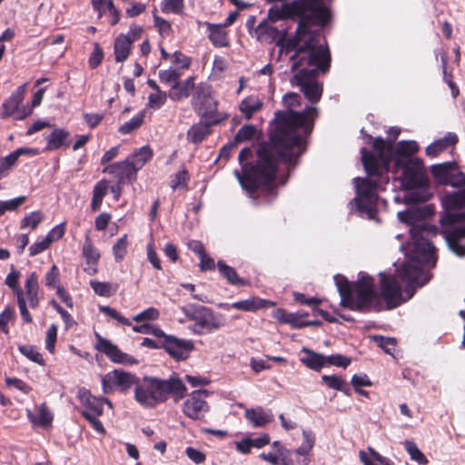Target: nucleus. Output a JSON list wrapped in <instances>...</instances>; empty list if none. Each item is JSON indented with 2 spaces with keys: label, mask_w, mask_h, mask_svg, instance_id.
Returning a JSON list of instances; mask_svg holds the SVG:
<instances>
[{
  "label": "nucleus",
  "mask_w": 465,
  "mask_h": 465,
  "mask_svg": "<svg viewBox=\"0 0 465 465\" xmlns=\"http://www.w3.org/2000/svg\"><path fill=\"white\" fill-rule=\"evenodd\" d=\"M217 268L229 284L235 286L248 285V281L241 278L236 272L235 269L227 265L223 261H218Z\"/></svg>",
  "instance_id": "obj_28"
},
{
  "label": "nucleus",
  "mask_w": 465,
  "mask_h": 465,
  "mask_svg": "<svg viewBox=\"0 0 465 465\" xmlns=\"http://www.w3.org/2000/svg\"><path fill=\"white\" fill-rule=\"evenodd\" d=\"M307 314L302 313H290L287 320V323L291 324L292 328L301 329L312 324L311 322L303 321V317Z\"/></svg>",
  "instance_id": "obj_59"
},
{
  "label": "nucleus",
  "mask_w": 465,
  "mask_h": 465,
  "mask_svg": "<svg viewBox=\"0 0 465 465\" xmlns=\"http://www.w3.org/2000/svg\"><path fill=\"white\" fill-rule=\"evenodd\" d=\"M210 104L209 99H206L204 104H200L204 107V110L201 113L203 119L209 121L211 124H220L228 118V114L217 112V101L215 99L213 107Z\"/></svg>",
  "instance_id": "obj_29"
},
{
  "label": "nucleus",
  "mask_w": 465,
  "mask_h": 465,
  "mask_svg": "<svg viewBox=\"0 0 465 465\" xmlns=\"http://www.w3.org/2000/svg\"><path fill=\"white\" fill-rule=\"evenodd\" d=\"M312 113H315V108L301 114L277 112L275 128L270 134V141L260 145L253 163L247 162L252 154L250 148L240 151L238 159L242 172L235 170L234 175L250 197L258 199L261 193H264L267 202H270L277 196L275 178L279 163L282 161L288 166L295 165L292 160L302 154V144L295 129L304 124L308 114Z\"/></svg>",
  "instance_id": "obj_1"
},
{
  "label": "nucleus",
  "mask_w": 465,
  "mask_h": 465,
  "mask_svg": "<svg viewBox=\"0 0 465 465\" xmlns=\"http://www.w3.org/2000/svg\"><path fill=\"white\" fill-rule=\"evenodd\" d=\"M51 243L49 238L45 236L42 241L36 242L29 247V254L35 256L48 249Z\"/></svg>",
  "instance_id": "obj_62"
},
{
  "label": "nucleus",
  "mask_w": 465,
  "mask_h": 465,
  "mask_svg": "<svg viewBox=\"0 0 465 465\" xmlns=\"http://www.w3.org/2000/svg\"><path fill=\"white\" fill-rule=\"evenodd\" d=\"M206 396V391H197L193 392L183 403L184 414L194 420L203 418L209 411V406L204 400Z\"/></svg>",
  "instance_id": "obj_14"
},
{
  "label": "nucleus",
  "mask_w": 465,
  "mask_h": 465,
  "mask_svg": "<svg viewBox=\"0 0 465 465\" xmlns=\"http://www.w3.org/2000/svg\"><path fill=\"white\" fill-rule=\"evenodd\" d=\"M70 133L63 128L54 129L49 135L45 137V151H55L63 146L70 144Z\"/></svg>",
  "instance_id": "obj_20"
},
{
  "label": "nucleus",
  "mask_w": 465,
  "mask_h": 465,
  "mask_svg": "<svg viewBox=\"0 0 465 465\" xmlns=\"http://www.w3.org/2000/svg\"><path fill=\"white\" fill-rule=\"evenodd\" d=\"M181 310L189 321L194 322L191 329L194 334L211 333L226 325L225 316L215 312L210 307L192 303L182 307Z\"/></svg>",
  "instance_id": "obj_6"
},
{
  "label": "nucleus",
  "mask_w": 465,
  "mask_h": 465,
  "mask_svg": "<svg viewBox=\"0 0 465 465\" xmlns=\"http://www.w3.org/2000/svg\"><path fill=\"white\" fill-rule=\"evenodd\" d=\"M449 248L458 256H465V225L444 232Z\"/></svg>",
  "instance_id": "obj_18"
},
{
  "label": "nucleus",
  "mask_w": 465,
  "mask_h": 465,
  "mask_svg": "<svg viewBox=\"0 0 465 465\" xmlns=\"http://www.w3.org/2000/svg\"><path fill=\"white\" fill-rule=\"evenodd\" d=\"M132 45V40L125 36V35H120L117 36L114 45L115 61L117 63H122L128 58L131 53Z\"/></svg>",
  "instance_id": "obj_27"
},
{
  "label": "nucleus",
  "mask_w": 465,
  "mask_h": 465,
  "mask_svg": "<svg viewBox=\"0 0 465 465\" xmlns=\"http://www.w3.org/2000/svg\"><path fill=\"white\" fill-rule=\"evenodd\" d=\"M145 114L143 111L138 113L130 121L124 123L119 127V133L122 134H128L140 128L144 120Z\"/></svg>",
  "instance_id": "obj_37"
},
{
  "label": "nucleus",
  "mask_w": 465,
  "mask_h": 465,
  "mask_svg": "<svg viewBox=\"0 0 465 465\" xmlns=\"http://www.w3.org/2000/svg\"><path fill=\"white\" fill-rule=\"evenodd\" d=\"M27 416L34 425L47 427L53 421V414L49 411L45 403L39 405L36 408V412L33 413L27 411Z\"/></svg>",
  "instance_id": "obj_26"
},
{
  "label": "nucleus",
  "mask_w": 465,
  "mask_h": 465,
  "mask_svg": "<svg viewBox=\"0 0 465 465\" xmlns=\"http://www.w3.org/2000/svg\"><path fill=\"white\" fill-rule=\"evenodd\" d=\"M19 278L20 273L15 270H12L5 278V284L14 291L16 298H18V295L24 296V292L18 285Z\"/></svg>",
  "instance_id": "obj_48"
},
{
  "label": "nucleus",
  "mask_w": 465,
  "mask_h": 465,
  "mask_svg": "<svg viewBox=\"0 0 465 465\" xmlns=\"http://www.w3.org/2000/svg\"><path fill=\"white\" fill-rule=\"evenodd\" d=\"M59 270L56 265H53L50 270L46 272L45 277V286L48 288H56L60 286L59 282Z\"/></svg>",
  "instance_id": "obj_51"
},
{
  "label": "nucleus",
  "mask_w": 465,
  "mask_h": 465,
  "mask_svg": "<svg viewBox=\"0 0 465 465\" xmlns=\"http://www.w3.org/2000/svg\"><path fill=\"white\" fill-rule=\"evenodd\" d=\"M162 347L171 357L177 361L186 360L190 352L194 349L192 341L178 339L175 336L166 334L163 338Z\"/></svg>",
  "instance_id": "obj_13"
},
{
  "label": "nucleus",
  "mask_w": 465,
  "mask_h": 465,
  "mask_svg": "<svg viewBox=\"0 0 465 465\" xmlns=\"http://www.w3.org/2000/svg\"><path fill=\"white\" fill-rule=\"evenodd\" d=\"M56 339H57V326L55 324H52L47 330L46 338H45L46 350L51 353L54 352Z\"/></svg>",
  "instance_id": "obj_55"
},
{
  "label": "nucleus",
  "mask_w": 465,
  "mask_h": 465,
  "mask_svg": "<svg viewBox=\"0 0 465 465\" xmlns=\"http://www.w3.org/2000/svg\"><path fill=\"white\" fill-rule=\"evenodd\" d=\"M274 302L262 299L257 296L250 297L249 299L232 302V304H221V307H231L242 312H256L260 309L274 307Z\"/></svg>",
  "instance_id": "obj_19"
},
{
  "label": "nucleus",
  "mask_w": 465,
  "mask_h": 465,
  "mask_svg": "<svg viewBox=\"0 0 465 465\" xmlns=\"http://www.w3.org/2000/svg\"><path fill=\"white\" fill-rule=\"evenodd\" d=\"M328 70L319 68L316 64L301 65L295 70L291 68L292 73L297 72L292 75L291 84L299 86L304 96L312 104H316L320 101L323 91L322 84L316 79L317 71L326 73Z\"/></svg>",
  "instance_id": "obj_8"
},
{
  "label": "nucleus",
  "mask_w": 465,
  "mask_h": 465,
  "mask_svg": "<svg viewBox=\"0 0 465 465\" xmlns=\"http://www.w3.org/2000/svg\"><path fill=\"white\" fill-rule=\"evenodd\" d=\"M262 107V103L256 96H248L240 104V110L248 120Z\"/></svg>",
  "instance_id": "obj_33"
},
{
  "label": "nucleus",
  "mask_w": 465,
  "mask_h": 465,
  "mask_svg": "<svg viewBox=\"0 0 465 465\" xmlns=\"http://www.w3.org/2000/svg\"><path fill=\"white\" fill-rule=\"evenodd\" d=\"M44 216L41 212H32L22 219L20 228L29 227L32 230H35L39 223L42 222Z\"/></svg>",
  "instance_id": "obj_46"
},
{
  "label": "nucleus",
  "mask_w": 465,
  "mask_h": 465,
  "mask_svg": "<svg viewBox=\"0 0 465 465\" xmlns=\"http://www.w3.org/2000/svg\"><path fill=\"white\" fill-rule=\"evenodd\" d=\"M194 88V77L191 76L183 82L179 80L173 84L169 92V97L173 101H180L187 98Z\"/></svg>",
  "instance_id": "obj_24"
},
{
  "label": "nucleus",
  "mask_w": 465,
  "mask_h": 465,
  "mask_svg": "<svg viewBox=\"0 0 465 465\" xmlns=\"http://www.w3.org/2000/svg\"><path fill=\"white\" fill-rule=\"evenodd\" d=\"M133 331L137 333H145V334H153L155 337L158 338H163L165 337V333L162 329H160L158 326L152 325L149 323H143L141 325H134L133 326Z\"/></svg>",
  "instance_id": "obj_44"
},
{
  "label": "nucleus",
  "mask_w": 465,
  "mask_h": 465,
  "mask_svg": "<svg viewBox=\"0 0 465 465\" xmlns=\"http://www.w3.org/2000/svg\"><path fill=\"white\" fill-rule=\"evenodd\" d=\"M25 196H19L9 201H0V216L6 211H15L25 202Z\"/></svg>",
  "instance_id": "obj_50"
},
{
  "label": "nucleus",
  "mask_w": 465,
  "mask_h": 465,
  "mask_svg": "<svg viewBox=\"0 0 465 465\" xmlns=\"http://www.w3.org/2000/svg\"><path fill=\"white\" fill-rule=\"evenodd\" d=\"M374 152H369L366 148L361 150V161L368 175L381 177L387 173L390 163L393 156L394 145L382 138H376L373 142Z\"/></svg>",
  "instance_id": "obj_7"
},
{
  "label": "nucleus",
  "mask_w": 465,
  "mask_h": 465,
  "mask_svg": "<svg viewBox=\"0 0 465 465\" xmlns=\"http://www.w3.org/2000/svg\"><path fill=\"white\" fill-rule=\"evenodd\" d=\"M274 24L275 23L264 20L258 25L256 32L258 34V38L261 41L276 42V45L279 47L277 59L280 60L283 54L287 55L292 51L295 53V49L287 48V43L289 40V37H287V28H279L277 25H274Z\"/></svg>",
  "instance_id": "obj_10"
},
{
  "label": "nucleus",
  "mask_w": 465,
  "mask_h": 465,
  "mask_svg": "<svg viewBox=\"0 0 465 465\" xmlns=\"http://www.w3.org/2000/svg\"><path fill=\"white\" fill-rule=\"evenodd\" d=\"M153 150L150 146L145 145L141 147L138 151H136L134 154H132L127 159H130L131 163H133L135 169L138 171L141 169L148 161H150L153 157Z\"/></svg>",
  "instance_id": "obj_34"
},
{
  "label": "nucleus",
  "mask_w": 465,
  "mask_h": 465,
  "mask_svg": "<svg viewBox=\"0 0 465 465\" xmlns=\"http://www.w3.org/2000/svg\"><path fill=\"white\" fill-rule=\"evenodd\" d=\"M103 172L114 175L119 183H133L136 180L137 170L130 159L108 165Z\"/></svg>",
  "instance_id": "obj_16"
},
{
  "label": "nucleus",
  "mask_w": 465,
  "mask_h": 465,
  "mask_svg": "<svg viewBox=\"0 0 465 465\" xmlns=\"http://www.w3.org/2000/svg\"><path fill=\"white\" fill-rule=\"evenodd\" d=\"M186 388L183 381L175 377L161 380L155 377H143L138 381L134 389V399L142 406L153 408L167 400L169 394L179 398L184 396Z\"/></svg>",
  "instance_id": "obj_5"
},
{
  "label": "nucleus",
  "mask_w": 465,
  "mask_h": 465,
  "mask_svg": "<svg viewBox=\"0 0 465 465\" xmlns=\"http://www.w3.org/2000/svg\"><path fill=\"white\" fill-rule=\"evenodd\" d=\"M167 95L164 92L159 91L151 94L148 97V107L153 109H159L166 102Z\"/></svg>",
  "instance_id": "obj_52"
},
{
  "label": "nucleus",
  "mask_w": 465,
  "mask_h": 465,
  "mask_svg": "<svg viewBox=\"0 0 465 465\" xmlns=\"http://www.w3.org/2000/svg\"><path fill=\"white\" fill-rule=\"evenodd\" d=\"M458 142V136L455 134L449 133L443 138L435 141L426 148V154L430 157H436L449 147L455 145Z\"/></svg>",
  "instance_id": "obj_22"
},
{
  "label": "nucleus",
  "mask_w": 465,
  "mask_h": 465,
  "mask_svg": "<svg viewBox=\"0 0 465 465\" xmlns=\"http://www.w3.org/2000/svg\"><path fill=\"white\" fill-rule=\"evenodd\" d=\"M19 351L33 362H35L41 366L45 364L43 355L37 351L36 347L33 345H20L18 347Z\"/></svg>",
  "instance_id": "obj_36"
},
{
  "label": "nucleus",
  "mask_w": 465,
  "mask_h": 465,
  "mask_svg": "<svg viewBox=\"0 0 465 465\" xmlns=\"http://www.w3.org/2000/svg\"><path fill=\"white\" fill-rule=\"evenodd\" d=\"M255 134V128L252 125H243L239 129L235 135L236 142L251 140Z\"/></svg>",
  "instance_id": "obj_60"
},
{
  "label": "nucleus",
  "mask_w": 465,
  "mask_h": 465,
  "mask_svg": "<svg viewBox=\"0 0 465 465\" xmlns=\"http://www.w3.org/2000/svg\"><path fill=\"white\" fill-rule=\"evenodd\" d=\"M25 94V84H22L6 99L0 107V118L6 119L10 116L15 118V114L19 109Z\"/></svg>",
  "instance_id": "obj_17"
},
{
  "label": "nucleus",
  "mask_w": 465,
  "mask_h": 465,
  "mask_svg": "<svg viewBox=\"0 0 465 465\" xmlns=\"http://www.w3.org/2000/svg\"><path fill=\"white\" fill-rule=\"evenodd\" d=\"M442 203L448 211H454L465 207V189L446 194Z\"/></svg>",
  "instance_id": "obj_32"
},
{
  "label": "nucleus",
  "mask_w": 465,
  "mask_h": 465,
  "mask_svg": "<svg viewBox=\"0 0 465 465\" xmlns=\"http://www.w3.org/2000/svg\"><path fill=\"white\" fill-rule=\"evenodd\" d=\"M128 240L124 234L113 246V253L116 262H122L127 252Z\"/></svg>",
  "instance_id": "obj_45"
},
{
  "label": "nucleus",
  "mask_w": 465,
  "mask_h": 465,
  "mask_svg": "<svg viewBox=\"0 0 465 465\" xmlns=\"http://www.w3.org/2000/svg\"><path fill=\"white\" fill-rule=\"evenodd\" d=\"M213 91L210 85L206 84H200L196 88L195 93V103L198 104H204V101L206 99H209L211 101V105L213 107L214 105V97L213 96Z\"/></svg>",
  "instance_id": "obj_41"
},
{
  "label": "nucleus",
  "mask_w": 465,
  "mask_h": 465,
  "mask_svg": "<svg viewBox=\"0 0 465 465\" xmlns=\"http://www.w3.org/2000/svg\"><path fill=\"white\" fill-rule=\"evenodd\" d=\"M295 18L300 21L294 35L289 37L287 43V48L295 49L290 56L292 69L316 64L319 68L327 70L331 64L330 51L323 45L320 32L311 30V26H324L330 19L329 10L322 0H293L270 9L266 21L276 23Z\"/></svg>",
  "instance_id": "obj_2"
},
{
  "label": "nucleus",
  "mask_w": 465,
  "mask_h": 465,
  "mask_svg": "<svg viewBox=\"0 0 465 465\" xmlns=\"http://www.w3.org/2000/svg\"><path fill=\"white\" fill-rule=\"evenodd\" d=\"M100 311L106 315L112 317L113 319L116 320L118 322H120L123 325L125 326H131V322L124 316L121 315L115 309L111 308L109 306H101Z\"/></svg>",
  "instance_id": "obj_58"
},
{
  "label": "nucleus",
  "mask_w": 465,
  "mask_h": 465,
  "mask_svg": "<svg viewBox=\"0 0 465 465\" xmlns=\"http://www.w3.org/2000/svg\"><path fill=\"white\" fill-rule=\"evenodd\" d=\"M456 168V163L447 162L440 164L431 166V173L439 183L443 184V181H447L450 172Z\"/></svg>",
  "instance_id": "obj_35"
},
{
  "label": "nucleus",
  "mask_w": 465,
  "mask_h": 465,
  "mask_svg": "<svg viewBox=\"0 0 465 465\" xmlns=\"http://www.w3.org/2000/svg\"><path fill=\"white\" fill-rule=\"evenodd\" d=\"M214 124L203 119L201 122L191 126L187 131V140L193 143H202L210 134L211 126Z\"/></svg>",
  "instance_id": "obj_21"
},
{
  "label": "nucleus",
  "mask_w": 465,
  "mask_h": 465,
  "mask_svg": "<svg viewBox=\"0 0 465 465\" xmlns=\"http://www.w3.org/2000/svg\"><path fill=\"white\" fill-rule=\"evenodd\" d=\"M443 185H450L455 188L465 186V173L462 172L452 173L450 172L448 180L443 181Z\"/></svg>",
  "instance_id": "obj_57"
},
{
  "label": "nucleus",
  "mask_w": 465,
  "mask_h": 465,
  "mask_svg": "<svg viewBox=\"0 0 465 465\" xmlns=\"http://www.w3.org/2000/svg\"><path fill=\"white\" fill-rule=\"evenodd\" d=\"M96 349L104 352L112 361L119 364L133 365L138 361L133 356L123 352L115 344L97 335Z\"/></svg>",
  "instance_id": "obj_15"
},
{
  "label": "nucleus",
  "mask_w": 465,
  "mask_h": 465,
  "mask_svg": "<svg viewBox=\"0 0 465 465\" xmlns=\"http://www.w3.org/2000/svg\"><path fill=\"white\" fill-rule=\"evenodd\" d=\"M419 150V146L414 141H401L396 146V158H402V156L409 157L414 154Z\"/></svg>",
  "instance_id": "obj_39"
},
{
  "label": "nucleus",
  "mask_w": 465,
  "mask_h": 465,
  "mask_svg": "<svg viewBox=\"0 0 465 465\" xmlns=\"http://www.w3.org/2000/svg\"><path fill=\"white\" fill-rule=\"evenodd\" d=\"M245 417L253 426L262 427L273 420V416L262 408L250 409L245 411Z\"/></svg>",
  "instance_id": "obj_30"
},
{
  "label": "nucleus",
  "mask_w": 465,
  "mask_h": 465,
  "mask_svg": "<svg viewBox=\"0 0 465 465\" xmlns=\"http://www.w3.org/2000/svg\"><path fill=\"white\" fill-rule=\"evenodd\" d=\"M303 442L302 444L296 450V453L300 455H308L309 452L314 446L315 437L312 431L303 430Z\"/></svg>",
  "instance_id": "obj_43"
},
{
  "label": "nucleus",
  "mask_w": 465,
  "mask_h": 465,
  "mask_svg": "<svg viewBox=\"0 0 465 465\" xmlns=\"http://www.w3.org/2000/svg\"><path fill=\"white\" fill-rule=\"evenodd\" d=\"M104 52L99 44L95 43L93 53L89 58V65L91 68H96L103 61Z\"/></svg>",
  "instance_id": "obj_64"
},
{
  "label": "nucleus",
  "mask_w": 465,
  "mask_h": 465,
  "mask_svg": "<svg viewBox=\"0 0 465 465\" xmlns=\"http://www.w3.org/2000/svg\"><path fill=\"white\" fill-rule=\"evenodd\" d=\"M395 166L402 169L401 184L405 189L419 188L426 183V172L420 159L395 158Z\"/></svg>",
  "instance_id": "obj_9"
},
{
  "label": "nucleus",
  "mask_w": 465,
  "mask_h": 465,
  "mask_svg": "<svg viewBox=\"0 0 465 465\" xmlns=\"http://www.w3.org/2000/svg\"><path fill=\"white\" fill-rule=\"evenodd\" d=\"M83 254L88 263H96L100 258V254L93 245L92 240L89 236L85 237L83 246Z\"/></svg>",
  "instance_id": "obj_42"
},
{
  "label": "nucleus",
  "mask_w": 465,
  "mask_h": 465,
  "mask_svg": "<svg viewBox=\"0 0 465 465\" xmlns=\"http://www.w3.org/2000/svg\"><path fill=\"white\" fill-rule=\"evenodd\" d=\"M206 26L209 32L208 37L215 47L229 46L228 35L223 25L206 23Z\"/></svg>",
  "instance_id": "obj_25"
},
{
  "label": "nucleus",
  "mask_w": 465,
  "mask_h": 465,
  "mask_svg": "<svg viewBox=\"0 0 465 465\" xmlns=\"http://www.w3.org/2000/svg\"><path fill=\"white\" fill-rule=\"evenodd\" d=\"M160 312L156 308L150 307L143 312L136 314L133 320L134 322L155 321L159 318Z\"/></svg>",
  "instance_id": "obj_56"
},
{
  "label": "nucleus",
  "mask_w": 465,
  "mask_h": 465,
  "mask_svg": "<svg viewBox=\"0 0 465 465\" xmlns=\"http://www.w3.org/2000/svg\"><path fill=\"white\" fill-rule=\"evenodd\" d=\"M335 282L341 296V305L351 311L368 312L391 310L401 302V286L396 276L381 274V293L375 288L371 276L363 275L353 283L345 277L335 276Z\"/></svg>",
  "instance_id": "obj_3"
},
{
  "label": "nucleus",
  "mask_w": 465,
  "mask_h": 465,
  "mask_svg": "<svg viewBox=\"0 0 465 465\" xmlns=\"http://www.w3.org/2000/svg\"><path fill=\"white\" fill-rule=\"evenodd\" d=\"M183 8V0H163L162 11L167 14H182Z\"/></svg>",
  "instance_id": "obj_49"
},
{
  "label": "nucleus",
  "mask_w": 465,
  "mask_h": 465,
  "mask_svg": "<svg viewBox=\"0 0 465 465\" xmlns=\"http://www.w3.org/2000/svg\"><path fill=\"white\" fill-rule=\"evenodd\" d=\"M189 179L188 172L183 169L178 172L171 181V187L174 190L179 187H185Z\"/></svg>",
  "instance_id": "obj_61"
},
{
  "label": "nucleus",
  "mask_w": 465,
  "mask_h": 465,
  "mask_svg": "<svg viewBox=\"0 0 465 465\" xmlns=\"http://www.w3.org/2000/svg\"><path fill=\"white\" fill-rule=\"evenodd\" d=\"M180 73L174 69L163 70L159 72V79L163 84H175L180 79Z\"/></svg>",
  "instance_id": "obj_53"
},
{
  "label": "nucleus",
  "mask_w": 465,
  "mask_h": 465,
  "mask_svg": "<svg viewBox=\"0 0 465 465\" xmlns=\"http://www.w3.org/2000/svg\"><path fill=\"white\" fill-rule=\"evenodd\" d=\"M302 352L305 355L301 359V361L306 367L314 371H320L325 365V356L306 348L302 349Z\"/></svg>",
  "instance_id": "obj_31"
},
{
  "label": "nucleus",
  "mask_w": 465,
  "mask_h": 465,
  "mask_svg": "<svg viewBox=\"0 0 465 465\" xmlns=\"http://www.w3.org/2000/svg\"><path fill=\"white\" fill-rule=\"evenodd\" d=\"M90 285L96 294L104 297H110L114 295L116 292L118 287L116 284L113 285L110 282H101L97 281H91Z\"/></svg>",
  "instance_id": "obj_38"
},
{
  "label": "nucleus",
  "mask_w": 465,
  "mask_h": 465,
  "mask_svg": "<svg viewBox=\"0 0 465 465\" xmlns=\"http://www.w3.org/2000/svg\"><path fill=\"white\" fill-rule=\"evenodd\" d=\"M405 449L410 454L412 460L419 464H426L428 462L424 454L418 449L417 445L412 441L405 442Z\"/></svg>",
  "instance_id": "obj_47"
},
{
  "label": "nucleus",
  "mask_w": 465,
  "mask_h": 465,
  "mask_svg": "<svg viewBox=\"0 0 465 465\" xmlns=\"http://www.w3.org/2000/svg\"><path fill=\"white\" fill-rule=\"evenodd\" d=\"M355 186L358 194V207L361 211L369 212L375 203L377 195L375 193L379 183L372 178H357Z\"/></svg>",
  "instance_id": "obj_12"
},
{
  "label": "nucleus",
  "mask_w": 465,
  "mask_h": 465,
  "mask_svg": "<svg viewBox=\"0 0 465 465\" xmlns=\"http://www.w3.org/2000/svg\"><path fill=\"white\" fill-rule=\"evenodd\" d=\"M25 302L27 301L29 303V306L33 309H35L39 304V298H38V276L36 272H32L26 279L25 283Z\"/></svg>",
  "instance_id": "obj_23"
},
{
  "label": "nucleus",
  "mask_w": 465,
  "mask_h": 465,
  "mask_svg": "<svg viewBox=\"0 0 465 465\" xmlns=\"http://www.w3.org/2000/svg\"><path fill=\"white\" fill-rule=\"evenodd\" d=\"M82 400L86 407L84 411H89L93 414H103V405L100 398L97 399L95 397H92L90 394L85 392L82 395Z\"/></svg>",
  "instance_id": "obj_40"
},
{
  "label": "nucleus",
  "mask_w": 465,
  "mask_h": 465,
  "mask_svg": "<svg viewBox=\"0 0 465 465\" xmlns=\"http://www.w3.org/2000/svg\"><path fill=\"white\" fill-rule=\"evenodd\" d=\"M322 381L331 389L334 390H343V382L344 381L335 375H323L322 377Z\"/></svg>",
  "instance_id": "obj_63"
},
{
  "label": "nucleus",
  "mask_w": 465,
  "mask_h": 465,
  "mask_svg": "<svg viewBox=\"0 0 465 465\" xmlns=\"http://www.w3.org/2000/svg\"><path fill=\"white\" fill-rule=\"evenodd\" d=\"M437 229L425 223H417L410 228L411 242L408 243L410 259L401 264L399 277L410 285L422 286L428 282L422 266H435L437 262L436 248L428 241L435 235Z\"/></svg>",
  "instance_id": "obj_4"
},
{
  "label": "nucleus",
  "mask_w": 465,
  "mask_h": 465,
  "mask_svg": "<svg viewBox=\"0 0 465 465\" xmlns=\"http://www.w3.org/2000/svg\"><path fill=\"white\" fill-rule=\"evenodd\" d=\"M138 381L133 373L116 369L102 377L103 391L104 394H110L119 389L122 392H125L132 386H136Z\"/></svg>",
  "instance_id": "obj_11"
},
{
  "label": "nucleus",
  "mask_w": 465,
  "mask_h": 465,
  "mask_svg": "<svg viewBox=\"0 0 465 465\" xmlns=\"http://www.w3.org/2000/svg\"><path fill=\"white\" fill-rule=\"evenodd\" d=\"M154 26L162 36H168L172 33L171 23L157 15H153Z\"/></svg>",
  "instance_id": "obj_54"
}]
</instances>
